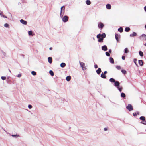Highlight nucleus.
I'll return each mask as SVG.
<instances>
[{
	"label": "nucleus",
	"mask_w": 146,
	"mask_h": 146,
	"mask_svg": "<svg viewBox=\"0 0 146 146\" xmlns=\"http://www.w3.org/2000/svg\"><path fill=\"white\" fill-rule=\"evenodd\" d=\"M104 130L105 131H106L107 130V129L106 128H104Z\"/></svg>",
	"instance_id": "nucleus-48"
},
{
	"label": "nucleus",
	"mask_w": 146,
	"mask_h": 146,
	"mask_svg": "<svg viewBox=\"0 0 146 146\" xmlns=\"http://www.w3.org/2000/svg\"><path fill=\"white\" fill-rule=\"evenodd\" d=\"M139 65L142 66L143 65V62L142 60H140L139 61Z\"/></svg>",
	"instance_id": "nucleus-17"
},
{
	"label": "nucleus",
	"mask_w": 146,
	"mask_h": 146,
	"mask_svg": "<svg viewBox=\"0 0 146 146\" xmlns=\"http://www.w3.org/2000/svg\"><path fill=\"white\" fill-rule=\"evenodd\" d=\"M120 36H119L118 34H116L115 35V37L116 39L117 40V41H118V37Z\"/></svg>",
	"instance_id": "nucleus-26"
},
{
	"label": "nucleus",
	"mask_w": 146,
	"mask_h": 146,
	"mask_svg": "<svg viewBox=\"0 0 146 146\" xmlns=\"http://www.w3.org/2000/svg\"><path fill=\"white\" fill-rule=\"evenodd\" d=\"M96 72L97 73L99 74L101 72V69L100 68H99L98 70H96Z\"/></svg>",
	"instance_id": "nucleus-14"
},
{
	"label": "nucleus",
	"mask_w": 146,
	"mask_h": 146,
	"mask_svg": "<svg viewBox=\"0 0 146 146\" xmlns=\"http://www.w3.org/2000/svg\"><path fill=\"white\" fill-rule=\"evenodd\" d=\"M106 37V35L105 33H103L101 35V38L103 39L105 38Z\"/></svg>",
	"instance_id": "nucleus-19"
},
{
	"label": "nucleus",
	"mask_w": 146,
	"mask_h": 146,
	"mask_svg": "<svg viewBox=\"0 0 146 146\" xmlns=\"http://www.w3.org/2000/svg\"><path fill=\"white\" fill-rule=\"evenodd\" d=\"M86 3L88 5H90L91 4V2L89 0H87L86 2Z\"/></svg>",
	"instance_id": "nucleus-21"
},
{
	"label": "nucleus",
	"mask_w": 146,
	"mask_h": 146,
	"mask_svg": "<svg viewBox=\"0 0 146 146\" xmlns=\"http://www.w3.org/2000/svg\"><path fill=\"white\" fill-rule=\"evenodd\" d=\"M140 119L141 120L145 121V118L144 116H141L140 117Z\"/></svg>",
	"instance_id": "nucleus-22"
},
{
	"label": "nucleus",
	"mask_w": 146,
	"mask_h": 146,
	"mask_svg": "<svg viewBox=\"0 0 146 146\" xmlns=\"http://www.w3.org/2000/svg\"><path fill=\"white\" fill-rule=\"evenodd\" d=\"M121 97L124 98L125 97L126 95L125 93H122L121 94Z\"/></svg>",
	"instance_id": "nucleus-29"
},
{
	"label": "nucleus",
	"mask_w": 146,
	"mask_h": 146,
	"mask_svg": "<svg viewBox=\"0 0 146 146\" xmlns=\"http://www.w3.org/2000/svg\"><path fill=\"white\" fill-rule=\"evenodd\" d=\"M118 90H119L120 91V92H121V91H122V87H121V88H119V86L117 88Z\"/></svg>",
	"instance_id": "nucleus-35"
},
{
	"label": "nucleus",
	"mask_w": 146,
	"mask_h": 146,
	"mask_svg": "<svg viewBox=\"0 0 146 146\" xmlns=\"http://www.w3.org/2000/svg\"><path fill=\"white\" fill-rule=\"evenodd\" d=\"M110 81L112 82H115V79L112 78H111L110 79Z\"/></svg>",
	"instance_id": "nucleus-24"
},
{
	"label": "nucleus",
	"mask_w": 146,
	"mask_h": 146,
	"mask_svg": "<svg viewBox=\"0 0 146 146\" xmlns=\"http://www.w3.org/2000/svg\"><path fill=\"white\" fill-rule=\"evenodd\" d=\"M0 14L1 15H2H2H2V14L1 13H0Z\"/></svg>",
	"instance_id": "nucleus-55"
},
{
	"label": "nucleus",
	"mask_w": 146,
	"mask_h": 146,
	"mask_svg": "<svg viewBox=\"0 0 146 146\" xmlns=\"http://www.w3.org/2000/svg\"><path fill=\"white\" fill-rule=\"evenodd\" d=\"M49 73L52 76H53L54 75V73L53 72L52 70H50L49 71Z\"/></svg>",
	"instance_id": "nucleus-27"
},
{
	"label": "nucleus",
	"mask_w": 146,
	"mask_h": 146,
	"mask_svg": "<svg viewBox=\"0 0 146 146\" xmlns=\"http://www.w3.org/2000/svg\"><path fill=\"white\" fill-rule=\"evenodd\" d=\"M129 52V51L128 50V48H125V50L124 52L125 53H127Z\"/></svg>",
	"instance_id": "nucleus-32"
},
{
	"label": "nucleus",
	"mask_w": 146,
	"mask_h": 146,
	"mask_svg": "<svg viewBox=\"0 0 146 146\" xmlns=\"http://www.w3.org/2000/svg\"><path fill=\"white\" fill-rule=\"evenodd\" d=\"M31 74L33 75L34 76L36 74V72L34 71H32L31 72Z\"/></svg>",
	"instance_id": "nucleus-30"
},
{
	"label": "nucleus",
	"mask_w": 146,
	"mask_h": 146,
	"mask_svg": "<svg viewBox=\"0 0 146 146\" xmlns=\"http://www.w3.org/2000/svg\"><path fill=\"white\" fill-rule=\"evenodd\" d=\"M21 76V74H19L17 75V77H20Z\"/></svg>",
	"instance_id": "nucleus-41"
},
{
	"label": "nucleus",
	"mask_w": 146,
	"mask_h": 146,
	"mask_svg": "<svg viewBox=\"0 0 146 146\" xmlns=\"http://www.w3.org/2000/svg\"><path fill=\"white\" fill-rule=\"evenodd\" d=\"M94 67L95 68H97L98 67V65L97 64L95 65Z\"/></svg>",
	"instance_id": "nucleus-43"
},
{
	"label": "nucleus",
	"mask_w": 146,
	"mask_h": 146,
	"mask_svg": "<svg viewBox=\"0 0 146 146\" xmlns=\"http://www.w3.org/2000/svg\"><path fill=\"white\" fill-rule=\"evenodd\" d=\"M118 31L120 32H122L123 31V28L122 27H121L118 29Z\"/></svg>",
	"instance_id": "nucleus-23"
},
{
	"label": "nucleus",
	"mask_w": 146,
	"mask_h": 146,
	"mask_svg": "<svg viewBox=\"0 0 146 146\" xmlns=\"http://www.w3.org/2000/svg\"><path fill=\"white\" fill-rule=\"evenodd\" d=\"M133 116H137V114H136V113H133Z\"/></svg>",
	"instance_id": "nucleus-42"
},
{
	"label": "nucleus",
	"mask_w": 146,
	"mask_h": 146,
	"mask_svg": "<svg viewBox=\"0 0 146 146\" xmlns=\"http://www.w3.org/2000/svg\"><path fill=\"white\" fill-rule=\"evenodd\" d=\"M69 17L67 16H64L62 18V20L63 22H66L68 21V20Z\"/></svg>",
	"instance_id": "nucleus-5"
},
{
	"label": "nucleus",
	"mask_w": 146,
	"mask_h": 146,
	"mask_svg": "<svg viewBox=\"0 0 146 146\" xmlns=\"http://www.w3.org/2000/svg\"><path fill=\"white\" fill-rule=\"evenodd\" d=\"M28 34L29 35H31L32 34L33 32L31 31H28Z\"/></svg>",
	"instance_id": "nucleus-33"
},
{
	"label": "nucleus",
	"mask_w": 146,
	"mask_h": 146,
	"mask_svg": "<svg viewBox=\"0 0 146 146\" xmlns=\"http://www.w3.org/2000/svg\"><path fill=\"white\" fill-rule=\"evenodd\" d=\"M48 62L50 63L51 64L52 61V58L51 57H49L48 58Z\"/></svg>",
	"instance_id": "nucleus-13"
},
{
	"label": "nucleus",
	"mask_w": 146,
	"mask_h": 146,
	"mask_svg": "<svg viewBox=\"0 0 146 146\" xmlns=\"http://www.w3.org/2000/svg\"><path fill=\"white\" fill-rule=\"evenodd\" d=\"M111 6L110 4H108L106 5V8L108 9H110L111 8Z\"/></svg>",
	"instance_id": "nucleus-12"
},
{
	"label": "nucleus",
	"mask_w": 146,
	"mask_h": 146,
	"mask_svg": "<svg viewBox=\"0 0 146 146\" xmlns=\"http://www.w3.org/2000/svg\"><path fill=\"white\" fill-rule=\"evenodd\" d=\"M139 55L141 56H143V52L141 51H140L139 52Z\"/></svg>",
	"instance_id": "nucleus-28"
},
{
	"label": "nucleus",
	"mask_w": 146,
	"mask_h": 146,
	"mask_svg": "<svg viewBox=\"0 0 146 146\" xmlns=\"http://www.w3.org/2000/svg\"><path fill=\"white\" fill-rule=\"evenodd\" d=\"M121 71L122 73L124 74H125L127 73L126 71L125 70H122Z\"/></svg>",
	"instance_id": "nucleus-31"
},
{
	"label": "nucleus",
	"mask_w": 146,
	"mask_h": 146,
	"mask_svg": "<svg viewBox=\"0 0 146 146\" xmlns=\"http://www.w3.org/2000/svg\"><path fill=\"white\" fill-rule=\"evenodd\" d=\"M62 10L63 11H64L65 7H64V6H63L61 8V11H60V16L61 18L62 17V15H61Z\"/></svg>",
	"instance_id": "nucleus-6"
},
{
	"label": "nucleus",
	"mask_w": 146,
	"mask_h": 146,
	"mask_svg": "<svg viewBox=\"0 0 146 146\" xmlns=\"http://www.w3.org/2000/svg\"><path fill=\"white\" fill-rule=\"evenodd\" d=\"M79 63H80V65L81 66V67L82 70H86V68L85 66V64L84 63H83V62H82L80 61L79 62Z\"/></svg>",
	"instance_id": "nucleus-3"
},
{
	"label": "nucleus",
	"mask_w": 146,
	"mask_h": 146,
	"mask_svg": "<svg viewBox=\"0 0 146 146\" xmlns=\"http://www.w3.org/2000/svg\"><path fill=\"white\" fill-rule=\"evenodd\" d=\"M140 39L142 41L146 40V35L143 34L139 37Z\"/></svg>",
	"instance_id": "nucleus-2"
},
{
	"label": "nucleus",
	"mask_w": 146,
	"mask_h": 146,
	"mask_svg": "<svg viewBox=\"0 0 146 146\" xmlns=\"http://www.w3.org/2000/svg\"><path fill=\"white\" fill-rule=\"evenodd\" d=\"M143 123L144 124L146 125V121L144 123Z\"/></svg>",
	"instance_id": "nucleus-47"
},
{
	"label": "nucleus",
	"mask_w": 146,
	"mask_h": 146,
	"mask_svg": "<svg viewBox=\"0 0 146 146\" xmlns=\"http://www.w3.org/2000/svg\"><path fill=\"white\" fill-rule=\"evenodd\" d=\"M126 108L129 111H131L133 110L132 106L130 104H129L126 107Z\"/></svg>",
	"instance_id": "nucleus-4"
},
{
	"label": "nucleus",
	"mask_w": 146,
	"mask_h": 146,
	"mask_svg": "<svg viewBox=\"0 0 146 146\" xmlns=\"http://www.w3.org/2000/svg\"><path fill=\"white\" fill-rule=\"evenodd\" d=\"M106 55L107 56H110V54H109V52H106Z\"/></svg>",
	"instance_id": "nucleus-37"
},
{
	"label": "nucleus",
	"mask_w": 146,
	"mask_h": 146,
	"mask_svg": "<svg viewBox=\"0 0 146 146\" xmlns=\"http://www.w3.org/2000/svg\"><path fill=\"white\" fill-rule=\"evenodd\" d=\"M137 34L136 33H135V32H133V33L132 34H131L130 35V37H133L136 36H137Z\"/></svg>",
	"instance_id": "nucleus-9"
},
{
	"label": "nucleus",
	"mask_w": 146,
	"mask_h": 146,
	"mask_svg": "<svg viewBox=\"0 0 146 146\" xmlns=\"http://www.w3.org/2000/svg\"><path fill=\"white\" fill-rule=\"evenodd\" d=\"M1 78L3 80H5L6 79V78L5 76H2L1 77Z\"/></svg>",
	"instance_id": "nucleus-39"
},
{
	"label": "nucleus",
	"mask_w": 146,
	"mask_h": 146,
	"mask_svg": "<svg viewBox=\"0 0 146 146\" xmlns=\"http://www.w3.org/2000/svg\"><path fill=\"white\" fill-rule=\"evenodd\" d=\"M71 78V76H68L67 77H66V80L67 81H69L70 80Z\"/></svg>",
	"instance_id": "nucleus-18"
},
{
	"label": "nucleus",
	"mask_w": 146,
	"mask_h": 146,
	"mask_svg": "<svg viewBox=\"0 0 146 146\" xmlns=\"http://www.w3.org/2000/svg\"><path fill=\"white\" fill-rule=\"evenodd\" d=\"M104 26V25L102 23H100L98 25V26L99 28H102Z\"/></svg>",
	"instance_id": "nucleus-8"
},
{
	"label": "nucleus",
	"mask_w": 146,
	"mask_h": 146,
	"mask_svg": "<svg viewBox=\"0 0 146 146\" xmlns=\"http://www.w3.org/2000/svg\"><path fill=\"white\" fill-rule=\"evenodd\" d=\"M120 84V83L118 81H116L114 83V85L117 88L119 86V85Z\"/></svg>",
	"instance_id": "nucleus-7"
},
{
	"label": "nucleus",
	"mask_w": 146,
	"mask_h": 146,
	"mask_svg": "<svg viewBox=\"0 0 146 146\" xmlns=\"http://www.w3.org/2000/svg\"><path fill=\"white\" fill-rule=\"evenodd\" d=\"M144 10L146 12V6H145L144 7Z\"/></svg>",
	"instance_id": "nucleus-49"
},
{
	"label": "nucleus",
	"mask_w": 146,
	"mask_h": 146,
	"mask_svg": "<svg viewBox=\"0 0 146 146\" xmlns=\"http://www.w3.org/2000/svg\"><path fill=\"white\" fill-rule=\"evenodd\" d=\"M137 61V60L136 59H134V63L136 64V65H137V66H138L137 65V64L136 63V61Z\"/></svg>",
	"instance_id": "nucleus-38"
},
{
	"label": "nucleus",
	"mask_w": 146,
	"mask_h": 146,
	"mask_svg": "<svg viewBox=\"0 0 146 146\" xmlns=\"http://www.w3.org/2000/svg\"><path fill=\"white\" fill-rule=\"evenodd\" d=\"M145 28L146 29V25H145Z\"/></svg>",
	"instance_id": "nucleus-53"
},
{
	"label": "nucleus",
	"mask_w": 146,
	"mask_h": 146,
	"mask_svg": "<svg viewBox=\"0 0 146 146\" xmlns=\"http://www.w3.org/2000/svg\"><path fill=\"white\" fill-rule=\"evenodd\" d=\"M49 49L50 50H52V47H50V48Z\"/></svg>",
	"instance_id": "nucleus-51"
},
{
	"label": "nucleus",
	"mask_w": 146,
	"mask_h": 146,
	"mask_svg": "<svg viewBox=\"0 0 146 146\" xmlns=\"http://www.w3.org/2000/svg\"><path fill=\"white\" fill-rule=\"evenodd\" d=\"M20 22L23 24H24V25H26L27 23V22L23 19H21L20 20Z\"/></svg>",
	"instance_id": "nucleus-10"
},
{
	"label": "nucleus",
	"mask_w": 146,
	"mask_h": 146,
	"mask_svg": "<svg viewBox=\"0 0 146 146\" xmlns=\"http://www.w3.org/2000/svg\"><path fill=\"white\" fill-rule=\"evenodd\" d=\"M130 30L129 27H126L125 28V31L126 32H129Z\"/></svg>",
	"instance_id": "nucleus-25"
},
{
	"label": "nucleus",
	"mask_w": 146,
	"mask_h": 146,
	"mask_svg": "<svg viewBox=\"0 0 146 146\" xmlns=\"http://www.w3.org/2000/svg\"><path fill=\"white\" fill-rule=\"evenodd\" d=\"M4 26L6 27H9V25L7 23H5L4 24Z\"/></svg>",
	"instance_id": "nucleus-34"
},
{
	"label": "nucleus",
	"mask_w": 146,
	"mask_h": 146,
	"mask_svg": "<svg viewBox=\"0 0 146 146\" xmlns=\"http://www.w3.org/2000/svg\"><path fill=\"white\" fill-rule=\"evenodd\" d=\"M66 66V64L64 63H62L60 64V66L61 67L64 68Z\"/></svg>",
	"instance_id": "nucleus-20"
},
{
	"label": "nucleus",
	"mask_w": 146,
	"mask_h": 146,
	"mask_svg": "<svg viewBox=\"0 0 146 146\" xmlns=\"http://www.w3.org/2000/svg\"><path fill=\"white\" fill-rule=\"evenodd\" d=\"M2 16H3V17H5V18H7V17L6 16H4L3 15H2Z\"/></svg>",
	"instance_id": "nucleus-50"
},
{
	"label": "nucleus",
	"mask_w": 146,
	"mask_h": 146,
	"mask_svg": "<svg viewBox=\"0 0 146 146\" xmlns=\"http://www.w3.org/2000/svg\"><path fill=\"white\" fill-rule=\"evenodd\" d=\"M110 63L112 64H113L114 63V60L113 58L111 57L110 58Z\"/></svg>",
	"instance_id": "nucleus-15"
},
{
	"label": "nucleus",
	"mask_w": 146,
	"mask_h": 146,
	"mask_svg": "<svg viewBox=\"0 0 146 146\" xmlns=\"http://www.w3.org/2000/svg\"><path fill=\"white\" fill-rule=\"evenodd\" d=\"M102 49L104 51H106L107 50V48L106 45H104L102 46Z\"/></svg>",
	"instance_id": "nucleus-11"
},
{
	"label": "nucleus",
	"mask_w": 146,
	"mask_h": 146,
	"mask_svg": "<svg viewBox=\"0 0 146 146\" xmlns=\"http://www.w3.org/2000/svg\"><path fill=\"white\" fill-rule=\"evenodd\" d=\"M144 45L145 46H146V43H145V44H144Z\"/></svg>",
	"instance_id": "nucleus-54"
},
{
	"label": "nucleus",
	"mask_w": 146,
	"mask_h": 146,
	"mask_svg": "<svg viewBox=\"0 0 146 146\" xmlns=\"http://www.w3.org/2000/svg\"><path fill=\"white\" fill-rule=\"evenodd\" d=\"M28 107L29 109H31L32 108V106L31 105H29L28 106Z\"/></svg>",
	"instance_id": "nucleus-40"
},
{
	"label": "nucleus",
	"mask_w": 146,
	"mask_h": 146,
	"mask_svg": "<svg viewBox=\"0 0 146 146\" xmlns=\"http://www.w3.org/2000/svg\"><path fill=\"white\" fill-rule=\"evenodd\" d=\"M107 73V72L106 71H105L104 72V74L105 75Z\"/></svg>",
	"instance_id": "nucleus-46"
},
{
	"label": "nucleus",
	"mask_w": 146,
	"mask_h": 146,
	"mask_svg": "<svg viewBox=\"0 0 146 146\" xmlns=\"http://www.w3.org/2000/svg\"><path fill=\"white\" fill-rule=\"evenodd\" d=\"M101 35L99 34L97 36V38L98 39V41L100 42H103V39L101 38Z\"/></svg>",
	"instance_id": "nucleus-1"
},
{
	"label": "nucleus",
	"mask_w": 146,
	"mask_h": 146,
	"mask_svg": "<svg viewBox=\"0 0 146 146\" xmlns=\"http://www.w3.org/2000/svg\"><path fill=\"white\" fill-rule=\"evenodd\" d=\"M12 137H16V136H19L18 135H12Z\"/></svg>",
	"instance_id": "nucleus-45"
},
{
	"label": "nucleus",
	"mask_w": 146,
	"mask_h": 146,
	"mask_svg": "<svg viewBox=\"0 0 146 146\" xmlns=\"http://www.w3.org/2000/svg\"><path fill=\"white\" fill-rule=\"evenodd\" d=\"M122 58L123 60H125V57L124 56H123L122 57Z\"/></svg>",
	"instance_id": "nucleus-44"
},
{
	"label": "nucleus",
	"mask_w": 146,
	"mask_h": 146,
	"mask_svg": "<svg viewBox=\"0 0 146 146\" xmlns=\"http://www.w3.org/2000/svg\"><path fill=\"white\" fill-rule=\"evenodd\" d=\"M109 52H110V53H111V50H109Z\"/></svg>",
	"instance_id": "nucleus-52"
},
{
	"label": "nucleus",
	"mask_w": 146,
	"mask_h": 146,
	"mask_svg": "<svg viewBox=\"0 0 146 146\" xmlns=\"http://www.w3.org/2000/svg\"><path fill=\"white\" fill-rule=\"evenodd\" d=\"M101 76L102 78L104 79L106 78V76L104 74L103 72H102V73L101 75Z\"/></svg>",
	"instance_id": "nucleus-16"
},
{
	"label": "nucleus",
	"mask_w": 146,
	"mask_h": 146,
	"mask_svg": "<svg viewBox=\"0 0 146 146\" xmlns=\"http://www.w3.org/2000/svg\"><path fill=\"white\" fill-rule=\"evenodd\" d=\"M116 68L118 70H120L121 69V67L119 66H116Z\"/></svg>",
	"instance_id": "nucleus-36"
}]
</instances>
